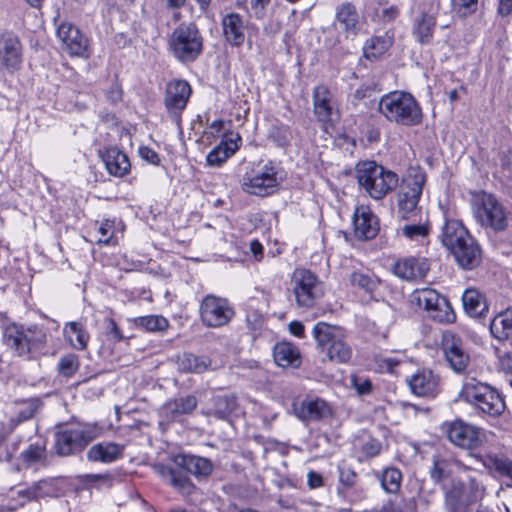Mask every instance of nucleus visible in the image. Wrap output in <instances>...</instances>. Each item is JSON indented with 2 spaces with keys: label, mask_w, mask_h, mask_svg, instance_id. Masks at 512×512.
I'll use <instances>...</instances> for the list:
<instances>
[{
  "label": "nucleus",
  "mask_w": 512,
  "mask_h": 512,
  "mask_svg": "<svg viewBox=\"0 0 512 512\" xmlns=\"http://www.w3.org/2000/svg\"><path fill=\"white\" fill-rule=\"evenodd\" d=\"M235 311L228 299L207 294L199 305V317L202 324L208 328H221L234 317Z\"/></svg>",
  "instance_id": "obj_13"
},
{
  "label": "nucleus",
  "mask_w": 512,
  "mask_h": 512,
  "mask_svg": "<svg viewBox=\"0 0 512 512\" xmlns=\"http://www.w3.org/2000/svg\"><path fill=\"white\" fill-rule=\"evenodd\" d=\"M378 110L388 121L398 125L415 126L422 121V109L408 92L393 91L383 95Z\"/></svg>",
  "instance_id": "obj_1"
},
{
  "label": "nucleus",
  "mask_w": 512,
  "mask_h": 512,
  "mask_svg": "<svg viewBox=\"0 0 512 512\" xmlns=\"http://www.w3.org/2000/svg\"><path fill=\"white\" fill-rule=\"evenodd\" d=\"M490 462L494 469L504 477H507L512 482V460L503 456H494L490 458ZM508 487H512L511 484H507Z\"/></svg>",
  "instance_id": "obj_52"
},
{
  "label": "nucleus",
  "mask_w": 512,
  "mask_h": 512,
  "mask_svg": "<svg viewBox=\"0 0 512 512\" xmlns=\"http://www.w3.org/2000/svg\"><path fill=\"white\" fill-rule=\"evenodd\" d=\"M484 494V487L475 479H471L467 485H454L445 495L446 512H469Z\"/></svg>",
  "instance_id": "obj_14"
},
{
  "label": "nucleus",
  "mask_w": 512,
  "mask_h": 512,
  "mask_svg": "<svg viewBox=\"0 0 512 512\" xmlns=\"http://www.w3.org/2000/svg\"><path fill=\"white\" fill-rule=\"evenodd\" d=\"M123 447L116 443H98L87 452V458L94 462L110 463L122 456Z\"/></svg>",
  "instance_id": "obj_35"
},
{
  "label": "nucleus",
  "mask_w": 512,
  "mask_h": 512,
  "mask_svg": "<svg viewBox=\"0 0 512 512\" xmlns=\"http://www.w3.org/2000/svg\"><path fill=\"white\" fill-rule=\"evenodd\" d=\"M442 348L451 368L462 372L469 362V356L463 349L461 339L453 332L445 331L442 334Z\"/></svg>",
  "instance_id": "obj_19"
},
{
  "label": "nucleus",
  "mask_w": 512,
  "mask_h": 512,
  "mask_svg": "<svg viewBox=\"0 0 512 512\" xmlns=\"http://www.w3.org/2000/svg\"><path fill=\"white\" fill-rule=\"evenodd\" d=\"M456 262L464 269H474L481 262V249L473 237L452 251Z\"/></svg>",
  "instance_id": "obj_30"
},
{
  "label": "nucleus",
  "mask_w": 512,
  "mask_h": 512,
  "mask_svg": "<svg viewBox=\"0 0 512 512\" xmlns=\"http://www.w3.org/2000/svg\"><path fill=\"white\" fill-rule=\"evenodd\" d=\"M134 323L148 332H164L169 327V321L161 315L140 316L134 319Z\"/></svg>",
  "instance_id": "obj_46"
},
{
  "label": "nucleus",
  "mask_w": 512,
  "mask_h": 512,
  "mask_svg": "<svg viewBox=\"0 0 512 512\" xmlns=\"http://www.w3.org/2000/svg\"><path fill=\"white\" fill-rule=\"evenodd\" d=\"M459 398L490 416H498L505 409V403L500 394L488 384L472 376L464 379Z\"/></svg>",
  "instance_id": "obj_4"
},
{
  "label": "nucleus",
  "mask_w": 512,
  "mask_h": 512,
  "mask_svg": "<svg viewBox=\"0 0 512 512\" xmlns=\"http://www.w3.org/2000/svg\"><path fill=\"white\" fill-rule=\"evenodd\" d=\"M222 34L225 41L233 46L240 47L245 42L246 25L243 17L236 12H229L221 18Z\"/></svg>",
  "instance_id": "obj_23"
},
{
  "label": "nucleus",
  "mask_w": 512,
  "mask_h": 512,
  "mask_svg": "<svg viewBox=\"0 0 512 512\" xmlns=\"http://www.w3.org/2000/svg\"><path fill=\"white\" fill-rule=\"evenodd\" d=\"M169 484L173 486L176 490H178L180 493L186 495L191 494L195 488L190 479L178 470L175 471Z\"/></svg>",
  "instance_id": "obj_53"
},
{
  "label": "nucleus",
  "mask_w": 512,
  "mask_h": 512,
  "mask_svg": "<svg viewBox=\"0 0 512 512\" xmlns=\"http://www.w3.org/2000/svg\"><path fill=\"white\" fill-rule=\"evenodd\" d=\"M471 237L462 222L456 219H446L442 229L441 241L448 250L454 251Z\"/></svg>",
  "instance_id": "obj_28"
},
{
  "label": "nucleus",
  "mask_w": 512,
  "mask_h": 512,
  "mask_svg": "<svg viewBox=\"0 0 512 512\" xmlns=\"http://www.w3.org/2000/svg\"><path fill=\"white\" fill-rule=\"evenodd\" d=\"M426 182V174L418 168H410L403 179L398 194V213L402 219L410 220L420 213L418 202Z\"/></svg>",
  "instance_id": "obj_9"
},
{
  "label": "nucleus",
  "mask_w": 512,
  "mask_h": 512,
  "mask_svg": "<svg viewBox=\"0 0 512 512\" xmlns=\"http://www.w3.org/2000/svg\"><path fill=\"white\" fill-rule=\"evenodd\" d=\"M351 383L359 395H366L372 391V383L368 378L353 376Z\"/></svg>",
  "instance_id": "obj_55"
},
{
  "label": "nucleus",
  "mask_w": 512,
  "mask_h": 512,
  "mask_svg": "<svg viewBox=\"0 0 512 512\" xmlns=\"http://www.w3.org/2000/svg\"><path fill=\"white\" fill-rule=\"evenodd\" d=\"M107 326V333L110 335L115 341H121L124 336L122 335L117 323L114 319L109 318L106 320Z\"/></svg>",
  "instance_id": "obj_60"
},
{
  "label": "nucleus",
  "mask_w": 512,
  "mask_h": 512,
  "mask_svg": "<svg viewBox=\"0 0 512 512\" xmlns=\"http://www.w3.org/2000/svg\"><path fill=\"white\" fill-rule=\"evenodd\" d=\"M430 224L428 220L418 223H408L401 228V235L411 242L422 243L430 234Z\"/></svg>",
  "instance_id": "obj_42"
},
{
  "label": "nucleus",
  "mask_w": 512,
  "mask_h": 512,
  "mask_svg": "<svg viewBox=\"0 0 512 512\" xmlns=\"http://www.w3.org/2000/svg\"><path fill=\"white\" fill-rule=\"evenodd\" d=\"M410 302L427 312L428 317L439 323H453L456 314L449 301L432 288L415 289Z\"/></svg>",
  "instance_id": "obj_10"
},
{
  "label": "nucleus",
  "mask_w": 512,
  "mask_h": 512,
  "mask_svg": "<svg viewBox=\"0 0 512 512\" xmlns=\"http://www.w3.org/2000/svg\"><path fill=\"white\" fill-rule=\"evenodd\" d=\"M211 366V361L205 356L186 353L179 360V368L184 372L203 373Z\"/></svg>",
  "instance_id": "obj_43"
},
{
  "label": "nucleus",
  "mask_w": 512,
  "mask_h": 512,
  "mask_svg": "<svg viewBox=\"0 0 512 512\" xmlns=\"http://www.w3.org/2000/svg\"><path fill=\"white\" fill-rule=\"evenodd\" d=\"M355 236L359 239H372L378 232L376 216L367 206H358L353 215Z\"/></svg>",
  "instance_id": "obj_24"
},
{
  "label": "nucleus",
  "mask_w": 512,
  "mask_h": 512,
  "mask_svg": "<svg viewBox=\"0 0 512 512\" xmlns=\"http://www.w3.org/2000/svg\"><path fill=\"white\" fill-rule=\"evenodd\" d=\"M63 334L69 344L76 350L86 349L90 335L81 322L72 321L63 328Z\"/></svg>",
  "instance_id": "obj_38"
},
{
  "label": "nucleus",
  "mask_w": 512,
  "mask_h": 512,
  "mask_svg": "<svg viewBox=\"0 0 512 512\" xmlns=\"http://www.w3.org/2000/svg\"><path fill=\"white\" fill-rule=\"evenodd\" d=\"M435 26L436 11L422 12L413 24L412 34L421 45L428 44L433 38Z\"/></svg>",
  "instance_id": "obj_34"
},
{
  "label": "nucleus",
  "mask_w": 512,
  "mask_h": 512,
  "mask_svg": "<svg viewBox=\"0 0 512 512\" xmlns=\"http://www.w3.org/2000/svg\"><path fill=\"white\" fill-rule=\"evenodd\" d=\"M279 183L278 168L272 162H267L250 173H246L241 186L243 191L248 194L264 197L272 194Z\"/></svg>",
  "instance_id": "obj_11"
},
{
  "label": "nucleus",
  "mask_w": 512,
  "mask_h": 512,
  "mask_svg": "<svg viewBox=\"0 0 512 512\" xmlns=\"http://www.w3.org/2000/svg\"><path fill=\"white\" fill-rule=\"evenodd\" d=\"M180 465L197 477H207L213 471V464L209 459L195 455L182 456Z\"/></svg>",
  "instance_id": "obj_41"
},
{
  "label": "nucleus",
  "mask_w": 512,
  "mask_h": 512,
  "mask_svg": "<svg viewBox=\"0 0 512 512\" xmlns=\"http://www.w3.org/2000/svg\"><path fill=\"white\" fill-rule=\"evenodd\" d=\"M349 282L354 288L366 294H373L380 284L379 278L374 273L363 270L352 272Z\"/></svg>",
  "instance_id": "obj_40"
},
{
  "label": "nucleus",
  "mask_w": 512,
  "mask_h": 512,
  "mask_svg": "<svg viewBox=\"0 0 512 512\" xmlns=\"http://www.w3.org/2000/svg\"><path fill=\"white\" fill-rule=\"evenodd\" d=\"M477 4L478 0H452L453 8L463 16L474 12Z\"/></svg>",
  "instance_id": "obj_54"
},
{
  "label": "nucleus",
  "mask_w": 512,
  "mask_h": 512,
  "mask_svg": "<svg viewBox=\"0 0 512 512\" xmlns=\"http://www.w3.org/2000/svg\"><path fill=\"white\" fill-rule=\"evenodd\" d=\"M23 44L12 31L0 34V69L9 74L19 71L23 64Z\"/></svg>",
  "instance_id": "obj_16"
},
{
  "label": "nucleus",
  "mask_w": 512,
  "mask_h": 512,
  "mask_svg": "<svg viewBox=\"0 0 512 512\" xmlns=\"http://www.w3.org/2000/svg\"><path fill=\"white\" fill-rule=\"evenodd\" d=\"M237 408V399L233 395L216 396L212 399V407L207 410V415L219 420H227Z\"/></svg>",
  "instance_id": "obj_39"
},
{
  "label": "nucleus",
  "mask_w": 512,
  "mask_h": 512,
  "mask_svg": "<svg viewBox=\"0 0 512 512\" xmlns=\"http://www.w3.org/2000/svg\"><path fill=\"white\" fill-rule=\"evenodd\" d=\"M273 357L275 363L283 368H297L301 364L299 349L290 342H280L274 346Z\"/></svg>",
  "instance_id": "obj_33"
},
{
  "label": "nucleus",
  "mask_w": 512,
  "mask_h": 512,
  "mask_svg": "<svg viewBox=\"0 0 512 512\" xmlns=\"http://www.w3.org/2000/svg\"><path fill=\"white\" fill-rule=\"evenodd\" d=\"M139 156L141 159L146 161L149 164L152 165H159L160 164V157L157 152H155L153 149L147 146H141L138 150Z\"/></svg>",
  "instance_id": "obj_57"
},
{
  "label": "nucleus",
  "mask_w": 512,
  "mask_h": 512,
  "mask_svg": "<svg viewBox=\"0 0 512 512\" xmlns=\"http://www.w3.org/2000/svg\"><path fill=\"white\" fill-rule=\"evenodd\" d=\"M295 415L302 421H318L331 414L329 404L319 397H306L293 404Z\"/></svg>",
  "instance_id": "obj_21"
},
{
  "label": "nucleus",
  "mask_w": 512,
  "mask_h": 512,
  "mask_svg": "<svg viewBox=\"0 0 512 512\" xmlns=\"http://www.w3.org/2000/svg\"><path fill=\"white\" fill-rule=\"evenodd\" d=\"M472 214L477 224L495 233L505 231L509 226L508 211L498 198L485 191L472 194Z\"/></svg>",
  "instance_id": "obj_2"
},
{
  "label": "nucleus",
  "mask_w": 512,
  "mask_h": 512,
  "mask_svg": "<svg viewBox=\"0 0 512 512\" xmlns=\"http://www.w3.org/2000/svg\"><path fill=\"white\" fill-rule=\"evenodd\" d=\"M357 475L350 468L345 465L339 467V480L347 487H352L356 482Z\"/></svg>",
  "instance_id": "obj_56"
},
{
  "label": "nucleus",
  "mask_w": 512,
  "mask_h": 512,
  "mask_svg": "<svg viewBox=\"0 0 512 512\" xmlns=\"http://www.w3.org/2000/svg\"><path fill=\"white\" fill-rule=\"evenodd\" d=\"M241 137L237 135L235 139L221 141L206 156V163L210 167H220L239 149L238 142Z\"/></svg>",
  "instance_id": "obj_32"
},
{
  "label": "nucleus",
  "mask_w": 512,
  "mask_h": 512,
  "mask_svg": "<svg viewBox=\"0 0 512 512\" xmlns=\"http://www.w3.org/2000/svg\"><path fill=\"white\" fill-rule=\"evenodd\" d=\"M393 271L396 276L404 280H422L429 271V264L425 258L407 257L398 260Z\"/></svg>",
  "instance_id": "obj_25"
},
{
  "label": "nucleus",
  "mask_w": 512,
  "mask_h": 512,
  "mask_svg": "<svg viewBox=\"0 0 512 512\" xmlns=\"http://www.w3.org/2000/svg\"><path fill=\"white\" fill-rule=\"evenodd\" d=\"M270 0H251V7L256 18H262Z\"/></svg>",
  "instance_id": "obj_61"
},
{
  "label": "nucleus",
  "mask_w": 512,
  "mask_h": 512,
  "mask_svg": "<svg viewBox=\"0 0 512 512\" xmlns=\"http://www.w3.org/2000/svg\"><path fill=\"white\" fill-rule=\"evenodd\" d=\"M356 177L359 186L375 200L383 199L397 187L399 182L396 173L377 164L375 161L358 163L356 166Z\"/></svg>",
  "instance_id": "obj_3"
},
{
  "label": "nucleus",
  "mask_w": 512,
  "mask_h": 512,
  "mask_svg": "<svg viewBox=\"0 0 512 512\" xmlns=\"http://www.w3.org/2000/svg\"><path fill=\"white\" fill-rule=\"evenodd\" d=\"M39 407L40 402L37 399H29L20 402L17 405L16 415L11 417L6 423L2 424L0 428V437H8L19 424L33 418Z\"/></svg>",
  "instance_id": "obj_27"
},
{
  "label": "nucleus",
  "mask_w": 512,
  "mask_h": 512,
  "mask_svg": "<svg viewBox=\"0 0 512 512\" xmlns=\"http://www.w3.org/2000/svg\"><path fill=\"white\" fill-rule=\"evenodd\" d=\"M407 382L412 393L419 397L434 398L440 392V377L428 369L417 371Z\"/></svg>",
  "instance_id": "obj_20"
},
{
  "label": "nucleus",
  "mask_w": 512,
  "mask_h": 512,
  "mask_svg": "<svg viewBox=\"0 0 512 512\" xmlns=\"http://www.w3.org/2000/svg\"><path fill=\"white\" fill-rule=\"evenodd\" d=\"M21 458L27 465L41 462L45 458V448L39 443L30 444L27 449L21 452Z\"/></svg>",
  "instance_id": "obj_51"
},
{
  "label": "nucleus",
  "mask_w": 512,
  "mask_h": 512,
  "mask_svg": "<svg viewBox=\"0 0 512 512\" xmlns=\"http://www.w3.org/2000/svg\"><path fill=\"white\" fill-rule=\"evenodd\" d=\"M459 465L460 463L453 458L435 456L433 459V467L430 471L431 478L439 482L450 476L453 466Z\"/></svg>",
  "instance_id": "obj_45"
},
{
  "label": "nucleus",
  "mask_w": 512,
  "mask_h": 512,
  "mask_svg": "<svg viewBox=\"0 0 512 512\" xmlns=\"http://www.w3.org/2000/svg\"><path fill=\"white\" fill-rule=\"evenodd\" d=\"M313 337L329 360L346 363L352 356L350 346L344 341L343 330L326 322H318L312 331Z\"/></svg>",
  "instance_id": "obj_5"
},
{
  "label": "nucleus",
  "mask_w": 512,
  "mask_h": 512,
  "mask_svg": "<svg viewBox=\"0 0 512 512\" xmlns=\"http://www.w3.org/2000/svg\"><path fill=\"white\" fill-rule=\"evenodd\" d=\"M380 450H381V444L379 443V441H377L375 439L367 440L362 445V448H361L362 453L366 457H375L379 454Z\"/></svg>",
  "instance_id": "obj_58"
},
{
  "label": "nucleus",
  "mask_w": 512,
  "mask_h": 512,
  "mask_svg": "<svg viewBox=\"0 0 512 512\" xmlns=\"http://www.w3.org/2000/svg\"><path fill=\"white\" fill-rule=\"evenodd\" d=\"M197 407V399L193 395L176 398L166 402L160 410V414L167 421L172 422L183 415L191 414Z\"/></svg>",
  "instance_id": "obj_29"
},
{
  "label": "nucleus",
  "mask_w": 512,
  "mask_h": 512,
  "mask_svg": "<svg viewBox=\"0 0 512 512\" xmlns=\"http://www.w3.org/2000/svg\"><path fill=\"white\" fill-rule=\"evenodd\" d=\"M402 474L396 468H387L381 476V485L388 493H396L401 487Z\"/></svg>",
  "instance_id": "obj_49"
},
{
  "label": "nucleus",
  "mask_w": 512,
  "mask_h": 512,
  "mask_svg": "<svg viewBox=\"0 0 512 512\" xmlns=\"http://www.w3.org/2000/svg\"><path fill=\"white\" fill-rule=\"evenodd\" d=\"M169 45L179 61L192 62L202 53L203 38L195 23H182L173 30Z\"/></svg>",
  "instance_id": "obj_7"
},
{
  "label": "nucleus",
  "mask_w": 512,
  "mask_h": 512,
  "mask_svg": "<svg viewBox=\"0 0 512 512\" xmlns=\"http://www.w3.org/2000/svg\"><path fill=\"white\" fill-rule=\"evenodd\" d=\"M391 46V40L385 36H374L368 39L363 46V53L367 59L375 60L382 56Z\"/></svg>",
  "instance_id": "obj_44"
},
{
  "label": "nucleus",
  "mask_w": 512,
  "mask_h": 512,
  "mask_svg": "<svg viewBox=\"0 0 512 512\" xmlns=\"http://www.w3.org/2000/svg\"><path fill=\"white\" fill-rule=\"evenodd\" d=\"M107 172L115 177H124L130 171L131 164L128 156L117 147H108L100 151Z\"/></svg>",
  "instance_id": "obj_26"
},
{
  "label": "nucleus",
  "mask_w": 512,
  "mask_h": 512,
  "mask_svg": "<svg viewBox=\"0 0 512 512\" xmlns=\"http://www.w3.org/2000/svg\"><path fill=\"white\" fill-rule=\"evenodd\" d=\"M314 113L319 121L328 122L334 109L333 96L325 85H318L313 91Z\"/></svg>",
  "instance_id": "obj_31"
},
{
  "label": "nucleus",
  "mask_w": 512,
  "mask_h": 512,
  "mask_svg": "<svg viewBox=\"0 0 512 512\" xmlns=\"http://www.w3.org/2000/svg\"><path fill=\"white\" fill-rule=\"evenodd\" d=\"M191 87L184 80H174L167 84L164 104L172 120L180 126L181 114L191 96Z\"/></svg>",
  "instance_id": "obj_17"
},
{
  "label": "nucleus",
  "mask_w": 512,
  "mask_h": 512,
  "mask_svg": "<svg viewBox=\"0 0 512 512\" xmlns=\"http://www.w3.org/2000/svg\"><path fill=\"white\" fill-rule=\"evenodd\" d=\"M266 317L263 312L255 306V300L246 304V324L252 331H259L263 328Z\"/></svg>",
  "instance_id": "obj_48"
},
{
  "label": "nucleus",
  "mask_w": 512,
  "mask_h": 512,
  "mask_svg": "<svg viewBox=\"0 0 512 512\" xmlns=\"http://www.w3.org/2000/svg\"><path fill=\"white\" fill-rule=\"evenodd\" d=\"M334 25L345 34L347 39L356 37L361 27L356 7L350 2L337 6Z\"/></svg>",
  "instance_id": "obj_22"
},
{
  "label": "nucleus",
  "mask_w": 512,
  "mask_h": 512,
  "mask_svg": "<svg viewBox=\"0 0 512 512\" xmlns=\"http://www.w3.org/2000/svg\"><path fill=\"white\" fill-rule=\"evenodd\" d=\"M307 481L310 488H318L323 485V477L321 474L310 471L307 475Z\"/></svg>",
  "instance_id": "obj_62"
},
{
  "label": "nucleus",
  "mask_w": 512,
  "mask_h": 512,
  "mask_svg": "<svg viewBox=\"0 0 512 512\" xmlns=\"http://www.w3.org/2000/svg\"><path fill=\"white\" fill-rule=\"evenodd\" d=\"M56 34L62 43L63 50H65L69 55L85 58L89 56L88 39L74 24L70 22H62L57 27Z\"/></svg>",
  "instance_id": "obj_18"
},
{
  "label": "nucleus",
  "mask_w": 512,
  "mask_h": 512,
  "mask_svg": "<svg viewBox=\"0 0 512 512\" xmlns=\"http://www.w3.org/2000/svg\"><path fill=\"white\" fill-rule=\"evenodd\" d=\"M107 97L112 102H118L122 99V90L117 83L112 84L107 91Z\"/></svg>",
  "instance_id": "obj_63"
},
{
  "label": "nucleus",
  "mask_w": 512,
  "mask_h": 512,
  "mask_svg": "<svg viewBox=\"0 0 512 512\" xmlns=\"http://www.w3.org/2000/svg\"><path fill=\"white\" fill-rule=\"evenodd\" d=\"M3 340L6 346L12 349L18 356L29 357L33 351L44 346L46 334L37 326L25 328L20 325L11 324L4 330Z\"/></svg>",
  "instance_id": "obj_8"
},
{
  "label": "nucleus",
  "mask_w": 512,
  "mask_h": 512,
  "mask_svg": "<svg viewBox=\"0 0 512 512\" xmlns=\"http://www.w3.org/2000/svg\"><path fill=\"white\" fill-rule=\"evenodd\" d=\"M490 332L499 341L512 338V307L495 315L490 323Z\"/></svg>",
  "instance_id": "obj_37"
},
{
  "label": "nucleus",
  "mask_w": 512,
  "mask_h": 512,
  "mask_svg": "<svg viewBox=\"0 0 512 512\" xmlns=\"http://www.w3.org/2000/svg\"><path fill=\"white\" fill-rule=\"evenodd\" d=\"M79 358L75 354H67L60 358L58 362V372L66 377H72L79 369Z\"/></svg>",
  "instance_id": "obj_50"
},
{
  "label": "nucleus",
  "mask_w": 512,
  "mask_h": 512,
  "mask_svg": "<svg viewBox=\"0 0 512 512\" xmlns=\"http://www.w3.org/2000/svg\"><path fill=\"white\" fill-rule=\"evenodd\" d=\"M98 436L99 429L94 425L61 430L55 434L56 452L61 456H67L82 451Z\"/></svg>",
  "instance_id": "obj_12"
},
{
  "label": "nucleus",
  "mask_w": 512,
  "mask_h": 512,
  "mask_svg": "<svg viewBox=\"0 0 512 512\" xmlns=\"http://www.w3.org/2000/svg\"><path fill=\"white\" fill-rule=\"evenodd\" d=\"M154 470L157 474H159L163 480H165L168 484L175 473V469L165 464H156L154 466Z\"/></svg>",
  "instance_id": "obj_59"
},
{
  "label": "nucleus",
  "mask_w": 512,
  "mask_h": 512,
  "mask_svg": "<svg viewBox=\"0 0 512 512\" xmlns=\"http://www.w3.org/2000/svg\"><path fill=\"white\" fill-rule=\"evenodd\" d=\"M292 293L299 308H313L324 295L318 275L306 268H296L291 276Z\"/></svg>",
  "instance_id": "obj_6"
},
{
  "label": "nucleus",
  "mask_w": 512,
  "mask_h": 512,
  "mask_svg": "<svg viewBox=\"0 0 512 512\" xmlns=\"http://www.w3.org/2000/svg\"><path fill=\"white\" fill-rule=\"evenodd\" d=\"M94 237L98 244L116 245L118 243V239L115 236L114 221L106 219L97 224Z\"/></svg>",
  "instance_id": "obj_47"
},
{
  "label": "nucleus",
  "mask_w": 512,
  "mask_h": 512,
  "mask_svg": "<svg viewBox=\"0 0 512 512\" xmlns=\"http://www.w3.org/2000/svg\"><path fill=\"white\" fill-rule=\"evenodd\" d=\"M498 14L508 16L512 13V0H498Z\"/></svg>",
  "instance_id": "obj_64"
},
{
  "label": "nucleus",
  "mask_w": 512,
  "mask_h": 512,
  "mask_svg": "<svg viewBox=\"0 0 512 512\" xmlns=\"http://www.w3.org/2000/svg\"><path fill=\"white\" fill-rule=\"evenodd\" d=\"M462 301L465 311L471 317L480 318L488 313L489 306L484 296L476 289H466Z\"/></svg>",
  "instance_id": "obj_36"
},
{
  "label": "nucleus",
  "mask_w": 512,
  "mask_h": 512,
  "mask_svg": "<svg viewBox=\"0 0 512 512\" xmlns=\"http://www.w3.org/2000/svg\"><path fill=\"white\" fill-rule=\"evenodd\" d=\"M448 440L455 446L472 450L479 448L487 440L485 430L462 420L445 423L442 426Z\"/></svg>",
  "instance_id": "obj_15"
}]
</instances>
